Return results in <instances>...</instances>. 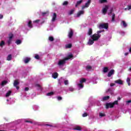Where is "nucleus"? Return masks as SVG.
Here are the masks:
<instances>
[{"label":"nucleus","mask_w":131,"mask_h":131,"mask_svg":"<svg viewBox=\"0 0 131 131\" xmlns=\"http://www.w3.org/2000/svg\"><path fill=\"white\" fill-rule=\"evenodd\" d=\"M99 29H108L109 28V24L108 23H103L100 24L99 26Z\"/></svg>","instance_id":"f257e3e1"},{"label":"nucleus","mask_w":131,"mask_h":131,"mask_svg":"<svg viewBox=\"0 0 131 131\" xmlns=\"http://www.w3.org/2000/svg\"><path fill=\"white\" fill-rule=\"evenodd\" d=\"M101 37V35L99 34H94L92 36H91L92 39H93L94 41L98 40Z\"/></svg>","instance_id":"f03ea898"},{"label":"nucleus","mask_w":131,"mask_h":131,"mask_svg":"<svg viewBox=\"0 0 131 131\" xmlns=\"http://www.w3.org/2000/svg\"><path fill=\"white\" fill-rule=\"evenodd\" d=\"M91 3H92V1L88 0V1L85 4V5L82 6V10H84L85 8H89V7H90V5H91Z\"/></svg>","instance_id":"7ed1b4c3"},{"label":"nucleus","mask_w":131,"mask_h":131,"mask_svg":"<svg viewBox=\"0 0 131 131\" xmlns=\"http://www.w3.org/2000/svg\"><path fill=\"white\" fill-rule=\"evenodd\" d=\"M74 34V32H73V30L71 29H70V31L68 32V36L70 38H72V36H73V34Z\"/></svg>","instance_id":"20e7f679"},{"label":"nucleus","mask_w":131,"mask_h":131,"mask_svg":"<svg viewBox=\"0 0 131 131\" xmlns=\"http://www.w3.org/2000/svg\"><path fill=\"white\" fill-rule=\"evenodd\" d=\"M114 106L112 103H106L105 104V108L106 109H109V108H114Z\"/></svg>","instance_id":"39448f33"},{"label":"nucleus","mask_w":131,"mask_h":131,"mask_svg":"<svg viewBox=\"0 0 131 131\" xmlns=\"http://www.w3.org/2000/svg\"><path fill=\"white\" fill-rule=\"evenodd\" d=\"M108 9H109V6L107 5H105V8L102 9V13L103 15H106L107 11H108Z\"/></svg>","instance_id":"423d86ee"},{"label":"nucleus","mask_w":131,"mask_h":131,"mask_svg":"<svg viewBox=\"0 0 131 131\" xmlns=\"http://www.w3.org/2000/svg\"><path fill=\"white\" fill-rule=\"evenodd\" d=\"M84 14V11L81 10L77 12V15L76 16V18H79L81 15H83Z\"/></svg>","instance_id":"0eeeda50"},{"label":"nucleus","mask_w":131,"mask_h":131,"mask_svg":"<svg viewBox=\"0 0 131 131\" xmlns=\"http://www.w3.org/2000/svg\"><path fill=\"white\" fill-rule=\"evenodd\" d=\"M66 58H64L63 60H60L58 62V65L59 66H61L62 65H64L65 63H66Z\"/></svg>","instance_id":"6e6552de"},{"label":"nucleus","mask_w":131,"mask_h":131,"mask_svg":"<svg viewBox=\"0 0 131 131\" xmlns=\"http://www.w3.org/2000/svg\"><path fill=\"white\" fill-rule=\"evenodd\" d=\"M113 74H114V70H113V69L111 70L107 74V77H111V76H112V75H113Z\"/></svg>","instance_id":"1a4fd4ad"},{"label":"nucleus","mask_w":131,"mask_h":131,"mask_svg":"<svg viewBox=\"0 0 131 131\" xmlns=\"http://www.w3.org/2000/svg\"><path fill=\"white\" fill-rule=\"evenodd\" d=\"M56 20H57V13H54L53 17H52V21L55 22V21H56Z\"/></svg>","instance_id":"9d476101"},{"label":"nucleus","mask_w":131,"mask_h":131,"mask_svg":"<svg viewBox=\"0 0 131 131\" xmlns=\"http://www.w3.org/2000/svg\"><path fill=\"white\" fill-rule=\"evenodd\" d=\"M30 60H31V58H29V57H26L24 59V62L25 64H27V63H29V61H30Z\"/></svg>","instance_id":"9b49d317"},{"label":"nucleus","mask_w":131,"mask_h":131,"mask_svg":"<svg viewBox=\"0 0 131 131\" xmlns=\"http://www.w3.org/2000/svg\"><path fill=\"white\" fill-rule=\"evenodd\" d=\"M115 83H118V84H123V81L121 79H118L115 81Z\"/></svg>","instance_id":"f8f14e48"},{"label":"nucleus","mask_w":131,"mask_h":131,"mask_svg":"<svg viewBox=\"0 0 131 131\" xmlns=\"http://www.w3.org/2000/svg\"><path fill=\"white\" fill-rule=\"evenodd\" d=\"M58 73L57 72L54 73L52 75L53 78H54V79H56V78H58Z\"/></svg>","instance_id":"ddd939ff"},{"label":"nucleus","mask_w":131,"mask_h":131,"mask_svg":"<svg viewBox=\"0 0 131 131\" xmlns=\"http://www.w3.org/2000/svg\"><path fill=\"white\" fill-rule=\"evenodd\" d=\"M35 86L37 88L38 90H40V91L42 90V87L39 84H35Z\"/></svg>","instance_id":"4468645a"},{"label":"nucleus","mask_w":131,"mask_h":131,"mask_svg":"<svg viewBox=\"0 0 131 131\" xmlns=\"http://www.w3.org/2000/svg\"><path fill=\"white\" fill-rule=\"evenodd\" d=\"M95 40H94V39H89V40L88 41V45L89 46H92V45H93L94 42Z\"/></svg>","instance_id":"2eb2a0df"},{"label":"nucleus","mask_w":131,"mask_h":131,"mask_svg":"<svg viewBox=\"0 0 131 131\" xmlns=\"http://www.w3.org/2000/svg\"><path fill=\"white\" fill-rule=\"evenodd\" d=\"M28 26L29 28H32L33 27V26L32 25V21H31V20H30L28 23Z\"/></svg>","instance_id":"dca6fc26"},{"label":"nucleus","mask_w":131,"mask_h":131,"mask_svg":"<svg viewBox=\"0 0 131 131\" xmlns=\"http://www.w3.org/2000/svg\"><path fill=\"white\" fill-rule=\"evenodd\" d=\"M72 58H73V55L72 54H70L67 57L64 58L67 61V60H69V59H72Z\"/></svg>","instance_id":"f3484780"},{"label":"nucleus","mask_w":131,"mask_h":131,"mask_svg":"<svg viewBox=\"0 0 131 131\" xmlns=\"http://www.w3.org/2000/svg\"><path fill=\"white\" fill-rule=\"evenodd\" d=\"M81 3H82V0H80L79 1H77L75 5L76 8H77V7H78V6H79V5L81 4Z\"/></svg>","instance_id":"a211bd4d"},{"label":"nucleus","mask_w":131,"mask_h":131,"mask_svg":"<svg viewBox=\"0 0 131 131\" xmlns=\"http://www.w3.org/2000/svg\"><path fill=\"white\" fill-rule=\"evenodd\" d=\"M110 99V96H104L102 100L103 101H107V100H109Z\"/></svg>","instance_id":"6ab92c4d"},{"label":"nucleus","mask_w":131,"mask_h":131,"mask_svg":"<svg viewBox=\"0 0 131 131\" xmlns=\"http://www.w3.org/2000/svg\"><path fill=\"white\" fill-rule=\"evenodd\" d=\"M19 84V81H18V80H15L13 83L14 86H17Z\"/></svg>","instance_id":"aec40b11"},{"label":"nucleus","mask_w":131,"mask_h":131,"mask_svg":"<svg viewBox=\"0 0 131 131\" xmlns=\"http://www.w3.org/2000/svg\"><path fill=\"white\" fill-rule=\"evenodd\" d=\"M88 34V35H92L93 34V29L92 28L89 29Z\"/></svg>","instance_id":"412c9836"},{"label":"nucleus","mask_w":131,"mask_h":131,"mask_svg":"<svg viewBox=\"0 0 131 131\" xmlns=\"http://www.w3.org/2000/svg\"><path fill=\"white\" fill-rule=\"evenodd\" d=\"M15 43H16V45H21V43H22V40L20 39H17L15 41Z\"/></svg>","instance_id":"4be33fe9"},{"label":"nucleus","mask_w":131,"mask_h":131,"mask_svg":"<svg viewBox=\"0 0 131 131\" xmlns=\"http://www.w3.org/2000/svg\"><path fill=\"white\" fill-rule=\"evenodd\" d=\"M108 70H109V69L108 68V67H104L103 68L104 73H107V72H108Z\"/></svg>","instance_id":"5701e85b"},{"label":"nucleus","mask_w":131,"mask_h":131,"mask_svg":"<svg viewBox=\"0 0 131 131\" xmlns=\"http://www.w3.org/2000/svg\"><path fill=\"white\" fill-rule=\"evenodd\" d=\"M7 61H11V60H12V55L11 54L8 55L7 58Z\"/></svg>","instance_id":"b1692460"},{"label":"nucleus","mask_w":131,"mask_h":131,"mask_svg":"<svg viewBox=\"0 0 131 131\" xmlns=\"http://www.w3.org/2000/svg\"><path fill=\"white\" fill-rule=\"evenodd\" d=\"M86 81V79L85 78H82L80 80V83H83V82H85Z\"/></svg>","instance_id":"393cba45"},{"label":"nucleus","mask_w":131,"mask_h":131,"mask_svg":"<svg viewBox=\"0 0 131 131\" xmlns=\"http://www.w3.org/2000/svg\"><path fill=\"white\" fill-rule=\"evenodd\" d=\"M115 14L113 13L112 16V22H115Z\"/></svg>","instance_id":"a878e982"},{"label":"nucleus","mask_w":131,"mask_h":131,"mask_svg":"<svg viewBox=\"0 0 131 131\" xmlns=\"http://www.w3.org/2000/svg\"><path fill=\"white\" fill-rule=\"evenodd\" d=\"M66 48H67V49H71V48H72V45L70 43L68 44L66 46Z\"/></svg>","instance_id":"bb28decb"},{"label":"nucleus","mask_w":131,"mask_h":131,"mask_svg":"<svg viewBox=\"0 0 131 131\" xmlns=\"http://www.w3.org/2000/svg\"><path fill=\"white\" fill-rule=\"evenodd\" d=\"M11 94H12V91H9L6 95V97H9V96L11 95Z\"/></svg>","instance_id":"cd10ccee"},{"label":"nucleus","mask_w":131,"mask_h":131,"mask_svg":"<svg viewBox=\"0 0 131 131\" xmlns=\"http://www.w3.org/2000/svg\"><path fill=\"white\" fill-rule=\"evenodd\" d=\"M74 130H81V127L78 126L74 128Z\"/></svg>","instance_id":"c85d7f7f"},{"label":"nucleus","mask_w":131,"mask_h":131,"mask_svg":"<svg viewBox=\"0 0 131 131\" xmlns=\"http://www.w3.org/2000/svg\"><path fill=\"white\" fill-rule=\"evenodd\" d=\"M9 39H10L12 40V39H13V37L14 36V35L12 33H10L9 34Z\"/></svg>","instance_id":"c756f323"},{"label":"nucleus","mask_w":131,"mask_h":131,"mask_svg":"<svg viewBox=\"0 0 131 131\" xmlns=\"http://www.w3.org/2000/svg\"><path fill=\"white\" fill-rule=\"evenodd\" d=\"M112 103L113 104V105L114 106L115 105H118V100H116V101H114Z\"/></svg>","instance_id":"7c9ffc66"},{"label":"nucleus","mask_w":131,"mask_h":131,"mask_svg":"<svg viewBox=\"0 0 131 131\" xmlns=\"http://www.w3.org/2000/svg\"><path fill=\"white\" fill-rule=\"evenodd\" d=\"M54 37L53 36H49V40H50V41H54Z\"/></svg>","instance_id":"2f4dec72"},{"label":"nucleus","mask_w":131,"mask_h":131,"mask_svg":"<svg viewBox=\"0 0 131 131\" xmlns=\"http://www.w3.org/2000/svg\"><path fill=\"white\" fill-rule=\"evenodd\" d=\"M122 23L124 27H126V26H127V24L124 21V20L122 21Z\"/></svg>","instance_id":"473e14b6"},{"label":"nucleus","mask_w":131,"mask_h":131,"mask_svg":"<svg viewBox=\"0 0 131 131\" xmlns=\"http://www.w3.org/2000/svg\"><path fill=\"white\" fill-rule=\"evenodd\" d=\"M7 83H8V81L5 80V81H2L1 84H2V85L3 86H4V85H5V84H7Z\"/></svg>","instance_id":"72a5a7b5"},{"label":"nucleus","mask_w":131,"mask_h":131,"mask_svg":"<svg viewBox=\"0 0 131 131\" xmlns=\"http://www.w3.org/2000/svg\"><path fill=\"white\" fill-rule=\"evenodd\" d=\"M74 9H72L69 12V15H72L74 13Z\"/></svg>","instance_id":"f704fd0d"},{"label":"nucleus","mask_w":131,"mask_h":131,"mask_svg":"<svg viewBox=\"0 0 131 131\" xmlns=\"http://www.w3.org/2000/svg\"><path fill=\"white\" fill-rule=\"evenodd\" d=\"M4 46H5V41L4 40H2L0 42V47H4Z\"/></svg>","instance_id":"c9c22d12"},{"label":"nucleus","mask_w":131,"mask_h":131,"mask_svg":"<svg viewBox=\"0 0 131 131\" xmlns=\"http://www.w3.org/2000/svg\"><path fill=\"white\" fill-rule=\"evenodd\" d=\"M100 4H104V3H107V0H99Z\"/></svg>","instance_id":"e433bc0d"},{"label":"nucleus","mask_w":131,"mask_h":131,"mask_svg":"<svg viewBox=\"0 0 131 131\" xmlns=\"http://www.w3.org/2000/svg\"><path fill=\"white\" fill-rule=\"evenodd\" d=\"M99 116H100V117H104L106 116V114H103V113H99Z\"/></svg>","instance_id":"4c0bfd02"},{"label":"nucleus","mask_w":131,"mask_h":131,"mask_svg":"<svg viewBox=\"0 0 131 131\" xmlns=\"http://www.w3.org/2000/svg\"><path fill=\"white\" fill-rule=\"evenodd\" d=\"M53 95H54V92H50V93H47V96H53Z\"/></svg>","instance_id":"58836bf2"},{"label":"nucleus","mask_w":131,"mask_h":131,"mask_svg":"<svg viewBox=\"0 0 131 131\" xmlns=\"http://www.w3.org/2000/svg\"><path fill=\"white\" fill-rule=\"evenodd\" d=\"M92 69V67L91 66H87L86 67V70H90Z\"/></svg>","instance_id":"ea45409f"},{"label":"nucleus","mask_w":131,"mask_h":131,"mask_svg":"<svg viewBox=\"0 0 131 131\" xmlns=\"http://www.w3.org/2000/svg\"><path fill=\"white\" fill-rule=\"evenodd\" d=\"M78 85L79 86V88H80L81 89H82V88H83V85L82 84V83H80L78 84Z\"/></svg>","instance_id":"a19ab883"},{"label":"nucleus","mask_w":131,"mask_h":131,"mask_svg":"<svg viewBox=\"0 0 131 131\" xmlns=\"http://www.w3.org/2000/svg\"><path fill=\"white\" fill-rule=\"evenodd\" d=\"M63 6H67V5H68V2L67 1H64L63 4H62Z\"/></svg>","instance_id":"79ce46f5"},{"label":"nucleus","mask_w":131,"mask_h":131,"mask_svg":"<svg viewBox=\"0 0 131 131\" xmlns=\"http://www.w3.org/2000/svg\"><path fill=\"white\" fill-rule=\"evenodd\" d=\"M12 42V40H10L9 39V40L7 41V43L8 45V46H10V45H11Z\"/></svg>","instance_id":"37998d69"},{"label":"nucleus","mask_w":131,"mask_h":131,"mask_svg":"<svg viewBox=\"0 0 131 131\" xmlns=\"http://www.w3.org/2000/svg\"><path fill=\"white\" fill-rule=\"evenodd\" d=\"M35 58L37 60H39V55H38V54L35 55Z\"/></svg>","instance_id":"c03bdc74"},{"label":"nucleus","mask_w":131,"mask_h":131,"mask_svg":"<svg viewBox=\"0 0 131 131\" xmlns=\"http://www.w3.org/2000/svg\"><path fill=\"white\" fill-rule=\"evenodd\" d=\"M82 116L83 117H86V116H88V113H84V114H83Z\"/></svg>","instance_id":"a18cd8bd"},{"label":"nucleus","mask_w":131,"mask_h":131,"mask_svg":"<svg viewBox=\"0 0 131 131\" xmlns=\"http://www.w3.org/2000/svg\"><path fill=\"white\" fill-rule=\"evenodd\" d=\"M40 21V20L39 19H36L33 21V23H38V22H39Z\"/></svg>","instance_id":"49530a36"},{"label":"nucleus","mask_w":131,"mask_h":131,"mask_svg":"<svg viewBox=\"0 0 131 131\" xmlns=\"http://www.w3.org/2000/svg\"><path fill=\"white\" fill-rule=\"evenodd\" d=\"M64 83L66 85H67V84H68V80H64Z\"/></svg>","instance_id":"de8ad7c7"},{"label":"nucleus","mask_w":131,"mask_h":131,"mask_svg":"<svg viewBox=\"0 0 131 131\" xmlns=\"http://www.w3.org/2000/svg\"><path fill=\"white\" fill-rule=\"evenodd\" d=\"M57 100H58V101H61V100H62V97H60V96H58V97H57Z\"/></svg>","instance_id":"09e8293b"},{"label":"nucleus","mask_w":131,"mask_h":131,"mask_svg":"<svg viewBox=\"0 0 131 131\" xmlns=\"http://www.w3.org/2000/svg\"><path fill=\"white\" fill-rule=\"evenodd\" d=\"M28 91H29V88L27 87L25 88V92H28Z\"/></svg>","instance_id":"8fccbe9b"},{"label":"nucleus","mask_w":131,"mask_h":131,"mask_svg":"<svg viewBox=\"0 0 131 131\" xmlns=\"http://www.w3.org/2000/svg\"><path fill=\"white\" fill-rule=\"evenodd\" d=\"M129 103H131L130 100H129L126 101V103L127 105H128V104H129Z\"/></svg>","instance_id":"3c124183"},{"label":"nucleus","mask_w":131,"mask_h":131,"mask_svg":"<svg viewBox=\"0 0 131 131\" xmlns=\"http://www.w3.org/2000/svg\"><path fill=\"white\" fill-rule=\"evenodd\" d=\"M103 31H103V30L98 31H97V34H100V33H102V32H103Z\"/></svg>","instance_id":"603ef678"},{"label":"nucleus","mask_w":131,"mask_h":131,"mask_svg":"<svg viewBox=\"0 0 131 131\" xmlns=\"http://www.w3.org/2000/svg\"><path fill=\"white\" fill-rule=\"evenodd\" d=\"M69 91L70 92H73V91H74V88H69Z\"/></svg>","instance_id":"864d4df0"},{"label":"nucleus","mask_w":131,"mask_h":131,"mask_svg":"<svg viewBox=\"0 0 131 131\" xmlns=\"http://www.w3.org/2000/svg\"><path fill=\"white\" fill-rule=\"evenodd\" d=\"M126 81L127 82H130V79L129 78H127Z\"/></svg>","instance_id":"5fc2aeb1"},{"label":"nucleus","mask_w":131,"mask_h":131,"mask_svg":"<svg viewBox=\"0 0 131 131\" xmlns=\"http://www.w3.org/2000/svg\"><path fill=\"white\" fill-rule=\"evenodd\" d=\"M47 14H48V12H42V16H45V15H47Z\"/></svg>","instance_id":"6e6d98bb"},{"label":"nucleus","mask_w":131,"mask_h":131,"mask_svg":"<svg viewBox=\"0 0 131 131\" xmlns=\"http://www.w3.org/2000/svg\"><path fill=\"white\" fill-rule=\"evenodd\" d=\"M114 85H115V83H111L110 84V86H114Z\"/></svg>","instance_id":"4d7b16f0"},{"label":"nucleus","mask_w":131,"mask_h":131,"mask_svg":"<svg viewBox=\"0 0 131 131\" xmlns=\"http://www.w3.org/2000/svg\"><path fill=\"white\" fill-rule=\"evenodd\" d=\"M25 122H29L30 123H32V121L29 120H26Z\"/></svg>","instance_id":"13d9d810"},{"label":"nucleus","mask_w":131,"mask_h":131,"mask_svg":"<svg viewBox=\"0 0 131 131\" xmlns=\"http://www.w3.org/2000/svg\"><path fill=\"white\" fill-rule=\"evenodd\" d=\"M4 18V15L2 14H0V20Z\"/></svg>","instance_id":"bf43d9fd"},{"label":"nucleus","mask_w":131,"mask_h":131,"mask_svg":"<svg viewBox=\"0 0 131 131\" xmlns=\"http://www.w3.org/2000/svg\"><path fill=\"white\" fill-rule=\"evenodd\" d=\"M130 9H131V6L130 5H128V9H127V10H130Z\"/></svg>","instance_id":"052dcab7"},{"label":"nucleus","mask_w":131,"mask_h":131,"mask_svg":"<svg viewBox=\"0 0 131 131\" xmlns=\"http://www.w3.org/2000/svg\"><path fill=\"white\" fill-rule=\"evenodd\" d=\"M113 12V9H111V10H110V12L109 13V14H112V12Z\"/></svg>","instance_id":"680f3d73"},{"label":"nucleus","mask_w":131,"mask_h":131,"mask_svg":"<svg viewBox=\"0 0 131 131\" xmlns=\"http://www.w3.org/2000/svg\"><path fill=\"white\" fill-rule=\"evenodd\" d=\"M117 100L118 101H120V100H121V98H120V97H118Z\"/></svg>","instance_id":"e2e57ef3"},{"label":"nucleus","mask_w":131,"mask_h":131,"mask_svg":"<svg viewBox=\"0 0 131 131\" xmlns=\"http://www.w3.org/2000/svg\"><path fill=\"white\" fill-rule=\"evenodd\" d=\"M15 88H16L17 90H19V89H20V87H19L18 86H15Z\"/></svg>","instance_id":"0e129e2a"},{"label":"nucleus","mask_w":131,"mask_h":131,"mask_svg":"<svg viewBox=\"0 0 131 131\" xmlns=\"http://www.w3.org/2000/svg\"><path fill=\"white\" fill-rule=\"evenodd\" d=\"M45 20L41 21V25L43 24V23H45Z\"/></svg>","instance_id":"69168bd1"},{"label":"nucleus","mask_w":131,"mask_h":131,"mask_svg":"<svg viewBox=\"0 0 131 131\" xmlns=\"http://www.w3.org/2000/svg\"><path fill=\"white\" fill-rule=\"evenodd\" d=\"M128 55V53L126 52L125 53V56H127Z\"/></svg>","instance_id":"338daca9"},{"label":"nucleus","mask_w":131,"mask_h":131,"mask_svg":"<svg viewBox=\"0 0 131 131\" xmlns=\"http://www.w3.org/2000/svg\"><path fill=\"white\" fill-rule=\"evenodd\" d=\"M129 52H130V53H131V48L129 49Z\"/></svg>","instance_id":"774afa93"}]
</instances>
